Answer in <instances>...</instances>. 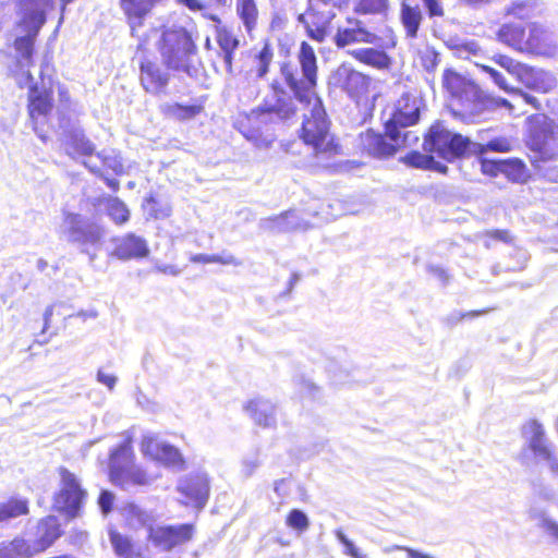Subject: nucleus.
<instances>
[{
    "label": "nucleus",
    "instance_id": "nucleus-51",
    "mask_svg": "<svg viewBox=\"0 0 558 558\" xmlns=\"http://www.w3.org/2000/svg\"><path fill=\"white\" fill-rule=\"evenodd\" d=\"M114 495L109 490H101L97 502L101 510V512L106 515L110 513L113 509Z\"/></svg>",
    "mask_w": 558,
    "mask_h": 558
},
{
    "label": "nucleus",
    "instance_id": "nucleus-27",
    "mask_svg": "<svg viewBox=\"0 0 558 558\" xmlns=\"http://www.w3.org/2000/svg\"><path fill=\"white\" fill-rule=\"evenodd\" d=\"M399 20L404 28L407 38H416L424 21V14L420 4L402 1L400 3Z\"/></svg>",
    "mask_w": 558,
    "mask_h": 558
},
{
    "label": "nucleus",
    "instance_id": "nucleus-58",
    "mask_svg": "<svg viewBox=\"0 0 558 558\" xmlns=\"http://www.w3.org/2000/svg\"><path fill=\"white\" fill-rule=\"evenodd\" d=\"M495 60L497 63L507 68L508 70H510V68L512 65V60L506 56H498L497 58H495Z\"/></svg>",
    "mask_w": 558,
    "mask_h": 558
},
{
    "label": "nucleus",
    "instance_id": "nucleus-61",
    "mask_svg": "<svg viewBox=\"0 0 558 558\" xmlns=\"http://www.w3.org/2000/svg\"><path fill=\"white\" fill-rule=\"evenodd\" d=\"M314 5H337L340 0H310Z\"/></svg>",
    "mask_w": 558,
    "mask_h": 558
},
{
    "label": "nucleus",
    "instance_id": "nucleus-37",
    "mask_svg": "<svg viewBox=\"0 0 558 558\" xmlns=\"http://www.w3.org/2000/svg\"><path fill=\"white\" fill-rule=\"evenodd\" d=\"M294 218V210H284L278 215L267 217L263 220L262 228L268 233H284L294 229V223L290 221Z\"/></svg>",
    "mask_w": 558,
    "mask_h": 558
},
{
    "label": "nucleus",
    "instance_id": "nucleus-9",
    "mask_svg": "<svg viewBox=\"0 0 558 558\" xmlns=\"http://www.w3.org/2000/svg\"><path fill=\"white\" fill-rule=\"evenodd\" d=\"M58 474L60 483L58 490L52 496V507L66 520L76 519L83 514L88 493L77 475L65 466H60Z\"/></svg>",
    "mask_w": 558,
    "mask_h": 558
},
{
    "label": "nucleus",
    "instance_id": "nucleus-20",
    "mask_svg": "<svg viewBox=\"0 0 558 558\" xmlns=\"http://www.w3.org/2000/svg\"><path fill=\"white\" fill-rule=\"evenodd\" d=\"M63 535L64 530L58 517L47 514L39 518L34 527L33 539L29 541L34 555L47 551Z\"/></svg>",
    "mask_w": 558,
    "mask_h": 558
},
{
    "label": "nucleus",
    "instance_id": "nucleus-49",
    "mask_svg": "<svg viewBox=\"0 0 558 558\" xmlns=\"http://www.w3.org/2000/svg\"><path fill=\"white\" fill-rule=\"evenodd\" d=\"M429 19H441L445 16L442 0H421Z\"/></svg>",
    "mask_w": 558,
    "mask_h": 558
},
{
    "label": "nucleus",
    "instance_id": "nucleus-64",
    "mask_svg": "<svg viewBox=\"0 0 558 558\" xmlns=\"http://www.w3.org/2000/svg\"><path fill=\"white\" fill-rule=\"evenodd\" d=\"M59 96H60L61 101H66V102L70 101V95L65 88L59 90Z\"/></svg>",
    "mask_w": 558,
    "mask_h": 558
},
{
    "label": "nucleus",
    "instance_id": "nucleus-32",
    "mask_svg": "<svg viewBox=\"0 0 558 558\" xmlns=\"http://www.w3.org/2000/svg\"><path fill=\"white\" fill-rule=\"evenodd\" d=\"M481 170L484 174L489 177H496L498 173H505L512 180H517V175H520L523 171V163L521 160H488L481 159Z\"/></svg>",
    "mask_w": 558,
    "mask_h": 558
},
{
    "label": "nucleus",
    "instance_id": "nucleus-33",
    "mask_svg": "<svg viewBox=\"0 0 558 558\" xmlns=\"http://www.w3.org/2000/svg\"><path fill=\"white\" fill-rule=\"evenodd\" d=\"M556 85V77L551 73L543 69L527 68L525 65V88L548 93Z\"/></svg>",
    "mask_w": 558,
    "mask_h": 558
},
{
    "label": "nucleus",
    "instance_id": "nucleus-53",
    "mask_svg": "<svg viewBox=\"0 0 558 558\" xmlns=\"http://www.w3.org/2000/svg\"><path fill=\"white\" fill-rule=\"evenodd\" d=\"M480 68L482 69V71L486 72L487 74H489L492 76V78L494 80V82L502 89L505 90H509V87L508 85L506 84L504 77L501 76V74L499 72H497L495 69L488 66V65H480Z\"/></svg>",
    "mask_w": 558,
    "mask_h": 558
},
{
    "label": "nucleus",
    "instance_id": "nucleus-38",
    "mask_svg": "<svg viewBox=\"0 0 558 558\" xmlns=\"http://www.w3.org/2000/svg\"><path fill=\"white\" fill-rule=\"evenodd\" d=\"M9 558H34L35 555L31 548L28 539L21 535H15L9 541L1 542Z\"/></svg>",
    "mask_w": 558,
    "mask_h": 558
},
{
    "label": "nucleus",
    "instance_id": "nucleus-19",
    "mask_svg": "<svg viewBox=\"0 0 558 558\" xmlns=\"http://www.w3.org/2000/svg\"><path fill=\"white\" fill-rule=\"evenodd\" d=\"M264 112L259 110V106L250 112H239L234 120L233 126L246 140L255 144L270 143V134L268 133V123Z\"/></svg>",
    "mask_w": 558,
    "mask_h": 558
},
{
    "label": "nucleus",
    "instance_id": "nucleus-39",
    "mask_svg": "<svg viewBox=\"0 0 558 558\" xmlns=\"http://www.w3.org/2000/svg\"><path fill=\"white\" fill-rule=\"evenodd\" d=\"M9 558H34L35 555L31 548L28 539L21 535H15L9 541L1 542Z\"/></svg>",
    "mask_w": 558,
    "mask_h": 558
},
{
    "label": "nucleus",
    "instance_id": "nucleus-24",
    "mask_svg": "<svg viewBox=\"0 0 558 558\" xmlns=\"http://www.w3.org/2000/svg\"><path fill=\"white\" fill-rule=\"evenodd\" d=\"M557 51V43L554 34L544 25L531 23L529 37L525 40V53L553 57Z\"/></svg>",
    "mask_w": 558,
    "mask_h": 558
},
{
    "label": "nucleus",
    "instance_id": "nucleus-57",
    "mask_svg": "<svg viewBox=\"0 0 558 558\" xmlns=\"http://www.w3.org/2000/svg\"><path fill=\"white\" fill-rule=\"evenodd\" d=\"M545 527L546 531L554 536L556 539H558V524L554 521H545Z\"/></svg>",
    "mask_w": 558,
    "mask_h": 558
},
{
    "label": "nucleus",
    "instance_id": "nucleus-47",
    "mask_svg": "<svg viewBox=\"0 0 558 558\" xmlns=\"http://www.w3.org/2000/svg\"><path fill=\"white\" fill-rule=\"evenodd\" d=\"M71 241L81 244L97 243L100 239V234L97 231L84 230L81 228L71 229Z\"/></svg>",
    "mask_w": 558,
    "mask_h": 558
},
{
    "label": "nucleus",
    "instance_id": "nucleus-5",
    "mask_svg": "<svg viewBox=\"0 0 558 558\" xmlns=\"http://www.w3.org/2000/svg\"><path fill=\"white\" fill-rule=\"evenodd\" d=\"M136 456L132 437H126L112 448L108 456V480L114 486H146L155 478L145 469L135 464Z\"/></svg>",
    "mask_w": 558,
    "mask_h": 558
},
{
    "label": "nucleus",
    "instance_id": "nucleus-13",
    "mask_svg": "<svg viewBox=\"0 0 558 558\" xmlns=\"http://www.w3.org/2000/svg\"><path fill=\"white\" fill-rule=\"evenodd\" d=\"M529 435L530 463L539 469H547L550 473L558 475V452L537 421L530 422Z\"/></svg>",
    "mask_w": 558,
    "mask_h": 558
},
{
    "label": "nucleus",
    "instance_id": "nucleus-4",
    "mask_svg": "<svg viewBox=\"0 0 558 558\" xmlns=\"http://www.w3.org/2000/svg\"><path fill=\"white\" fill-rule=\"evenodd\" d=\"M46 20L45 11L38 10L25 13L15 24L19 33L11 45L14 51L13 62L15 70L25 72L29 81L33 80L29 69L35 65L37 56V37Z\"/></svg>",
    "mask_w": 558,
    "mask_h": 558
},
{
    "label": "nucleus",
    "instance_id": "nucleus-26",
    "mask_svg": "<svg viewBox=\"0 0 558 558\" xmlns=\"http://www.w3.org/2000/svg\"><path fill=\"white\" fill-rule=\"evenodd\" d=\"M377 45L380 48L364 47L353 49L349 52L350 57L356 62L379 70H389L392 65V58L386 52V40L381 39Z\"/></svg>",
    "mask_w": 558,
    "mask_h": 558
},
{
    "label": "nucleus",
    "instance_id": "nucleus-22",
    "mask_svg": "<svg viewBox=\"0 0 558 558\" xmlns=\"http://www.w3.org/2000/svg\"><path fill=\"white\" fill-rule=\"evenodd\" d=\"M422 106L423 101L420 97L404 93L398 99L388 121L396 124L399 130L415 125L420 121Z\"/></svg>",
    "mask_w": 558,
    "mask_h": 558
},
{
    "label": "nucleus",
    "instance_id": "nucleus-1",
    "mask_svg": "<svg viewBox=\"0 0 558 558\" xmlns=\"http://www.w3.org/2000/svg\"><path fill=\"white\" fill-rule=\"evenodd\" d=\"M157 49L161 60L155 54L146 34L138 40L133 57L138 65L140 85L151 96L165 95L171 81L169 71L184 68L185 60L197 51L192 35L184 27L165 28Z\"/></svg>",
    "mask_w": 558,
    "mask_h": 558
},
{
    "label": "nucleus",
    "instance_id": "nucleus-8",
    "mask_svg": "<svg viewBox=\"0 0 558 558\" xmlns=\"http://www.w3.org/2000/svg\"><path fill=\"white\" fill-rule=\"evenodd\" d=\"M409 135L410 132H402L387 120L383 133L372 129L360 133L357 147L362 155L387 159L407 146Z\"/></svg>",
    "mask_w": 558,
    "mask_h": 558
},
{
    "label": "nucleus",
    "instance_id": "nucleus-31",
    "mask_svg": "<svg viewBox=\"0 0 558 558\" xmlns=\"http://www.w3.org/2000/svg\"><path fill=\"white\" fill-rule=\"evenodd\" d=\"M235 13L245 33L252 35L259 24V10L256 0H235Z\"/></svg>",
    "mask_w": 558,
    "mask_h": 558
},
{
    "label": "nucleus",
    "instance_id": "nucleus-60",
    "mask_svg": "<svg viewBox=\"0 0 558 558\" xmlns=\"http://www.w3.org/2000/svg\"><path fill=\"white\" fill-rule=\"evenodd\" d=\"M52 315H53V306H48L44 312V320H45L44 329L48 328Z\"/></svg>",
    "mask_w": 558,
    "mask_h": 558
},
{
    "label": "nucleus",
    "instance_id": "nucleus-63",
    "mask_svg": "<svg viewBox=\"0 0 558 558\" xmlns=\"http://www.w3.org/2000/svg\"><path fill=\"white\" fill-rule=\"evenodd\" d=\"M407 551L409 553V556L412 558H430L428 555L417 553L411 548H408Z\"/></svg>",
    "mask_w": 558,
    "mask_h": 558
},
{
    "label": "nucleus",
    "instance_id": "nucleus-62",
    "mask_svg": "<svg viewBox=\"0 0 558 558\" xmlns=\"http://www.w3.org/2000/svg\"><path fill=\"white\" fill-rule=\"evenodd\" d=\"M257 405H258V401L256 400H251L247 402V404L245 405V409L251 412L252 415H254L256 413V410H257Z\"/></svg>",
    "mask_w": 558,
    "mask_h": 558
},
{
    "label": "nucleus",
    "instance_id": "nucleus-17",
    "mask_svg": "<svg viewBox=\"0 0 558 558\" xmlns=\"http://www.w3.org/2000/svg\"><path fill=\"white\" fill-rule=\"evenodd\" d=\"M168 2L169 0H119V10L129 27L131 37L140 40L144 36L142 29L146 21L151 17L158 7Z\"/></svg>",
    "mask_w": 558,
    "mask_h": 558
},
{
    "label": "nucleus",
    "instance_id": "nucleus-7",
    "mask_svg": "<svg viewBox=\"0 0 558 558\" xmlns=\"http://www.w3.org/2000/svg\"><path fill=\"white\" fill-rule=\"evenodd\" d=\"M300 104L310 107V114L305 116L300 130V137L312 146L316 153L337 154L340 146L330 134V120L327 116L322 97L301 101Z\"/></svg>",
    "mask_w": 558,
    "mask_h": 558
},
{
    "label": "nucleus",
    "instance_id": "nucleus-55",
    "mask_svg": "<svg viewBox=\"0 0 558 558\" xmlns=\"http://www.w3.org/2000/svg\"><path fill=\"white\" fill-rule=\"evenodd\" d=\"M428 271L438 277L439 279H441L442 281H447L449 279V274L447 271V269L438 266V265H430L428 266Z\"/></svg>",
    "mask_w": 558,
    "mask_h": 558
},
{
    "label": "nucleus",
    "instance_id": "nucleus-45",
    "mask_svg": "<svg viewBox=\"0 0 558 558\" xmlns=\"http://www.w3.org/2000/svg\"><path fill=\"white\" fill-rule=\"evenodd\" d=\"M190 260L195 264H221V265H236L238 260L233 255L220 256L208 254H196L191 256Z\"/></svg>",
    "mask_w": 558,
    "mask_h": 558
},
{
    "label": "nucleus",
    "instance_id": "nucleus-23",
    "mask_svg": "<svg viewBox=\"0 0 558 558\" xmlns=\"http://www.w3.org/2000/svg\"><path fill=\"white\" fill-rule=\"evenodd\" d=\"M61 147L66 156L73 160H83L96 153L95 144L87 137L82 129L65 130L61 137Z\"/></svg>",
    "mask_w": 558,
    "mask_h": 558
},
{
    "label": "nucleus",
    "instance_id": "nucleus-28",
    "mask_svg": "<svg viewBox=\"0 0 558 558\" xmlns=\"http://www.w3.org/2000/svg\"><path fill=\"white\" fill-rule=\"evenodd\" d=\"M216 41L219 46L226 70L231 73L233 71L234 53L240 47V39L232 29L228 27H217Z\"/></svg>",
    "mask_w": 558,
    "mask_h": 558
},
{
    "label": "nucleus",
    "instance_id": "nucleus-36",
    "mask_svg": "<svg viewBox=\"0 0 558 558\" xmlns=\"http://www.w3.org/2000/svg\"><path fill=\"white\" fill-rule=\"evenodd\" d=\"M391 9L390 0H355L353 13L360 16H384L386 17Z\"/></svg>",
    "mask_w": 558,
    "mask_h": 558
},
{
    "label": "nucleus",
    "instance_id": "nucleus-14",
    "mask_svg": "<svg viewBox=\"0 0 558 558\" xmlns=\"http://www.w3.org/2000/svg\"><path fill=\"white\" fill-rule=\"evenodd\" d=\"M336 85L357 106L367 107L375 100L374 84L369 75L355 69H340L335 74Z\"/></svg>",
    "mask_w": 558,
    "mask_h": 558
},
{
    "label": "nucleus",
    "instance_id": "nucleus-18",
    "mask_svg": "<svg viewBox=\"0 0 558 558\" xmlns=\"http://www.w3.org/2000/svg\"><path fill=\"white\" fill-rule=\"evenodd\" d=\"M196 527L194 523L177 525H149L147 541L154 546L169 551L182 546L194 538Z\"/></svg>",
    "mask_w": 558,
    "mask_h": 558
},
{
    "label": "nucleus",
    "instance_id": "nucleus-6",
    "mask_svg": "<svg viewBox=\"0 0 558 558\" xmlns=\"http://www.w3.org/2000/svg\"><path fill=\"white\" fill-rule=\"evenodd\" d=\"M530 129V148L534 151V156L530 157L532 167L536 174L547 179L550 182L558 180V171L548 163L557 155L554 149L556 138L550 123L541 113L532 114L529 118Z\"/></svg>",
    "mask_w": 558,
    "mask_h": 558
},
{
    "label": "nucleus",
    "instance_id": "nucleus-43",
    "mask_svg": "<svg viewBox=\"0 0 558 558\" xmlns=\"http://www.w3.org/2000/svg\"><path fill=\"white\" fill-rule=\"evenodd\" d=\"M286 525L299 533H302L308 529L310 521L302 510L292 509L286 515Z\"/></svg>",
    "mask_w": 558,
    "mask_h": 558
},
{
    "label": "nucleus",
    "instance_id": "nucleus-52",
    "mask_svg": "<svg viewBox=\"0 0 558 558\" xmlns=\"http://www.w3.org/2000/svg\"><path fill=\"white\" fill-rule=\"evenodd\" d=\"M84 166L95 175L104 179L106 184L113 191L117 192L120 189V182L117 179H110L106 177L101 170V168L96 166H90L86 161H84Z\"/></svg>",
    "mask_w": 558,
    "mask_h": 558
},
{
    "label": "nucleus",
    "instance_id": "nucleus-46",
    "mask_svg": "<svg viewBox=\"0 0 558 558\" xmlns=\"http://www.w3.org/2000/svg\"><path fill=\"white\" fill-rule=\"evenodd\" d=\"M304 26H305L306 34L311 39H313L317 43H323L326 39L327 34H328L327 22L315 23V22L304 21Z\"/></svg>",
    "mask_w": 558,
    "mask_h": 558
},
{
    "label": "nucleus",
    "instance_id": "nucleus-56",
    "mask_svg": "<svg viewBox=\"0 0 558 558\" xmlns=\"http://www.w3.org/2000/svg\"><path fill=\"white\" fill-rule=\"evenodd\" d=\"M488 312V310H475V311H469V312H464V313H460L459 314V319H465V318H474V317H477L480 315H483V314H486Z\"/></svg>",
    "mask_w": 558,
    "mask_h": 558
},
{
    "label": "nucleus",
    "instance_id": "nucleus-50",
    "mask_svg": "<svg viewBox=\"0 0 558 558\" xmlns=\"http://www.w3.org/2000/svg\"><path fill=\"white\" fill-rule=\"evenodd\" d=\"M421 64L429 72L435 71L439 63V54L434 49H426L421 53Z\"/></svg>",
    "mask_w": 558,
    "mask_h": 558
},
{
    "label": "nucleus",
    "instance_id": "nucleus-2",
    "mask_svg": "<svg viewBox=\"0 0 558 558\" xmlns=\"http://www.w3.org/2000/svg\"><path fill=\"white\" fill-rule=\"evenodd\" d=\"M442 87L449 94L453 114L466 122H475L498 107L512 108L507 99L484 93L472 80L452 69L444 71Z\"/></svg>",
    "mask_w": 558,
    "mask_h": 558
},
{
    "label": "nucleus",
    "instance_id": "nucleus-54",
    "mask_svg": "<svg viewBox=\"0 0 558 558\" xmlns=\"http://www.w3.org/2000/svg\"><path fill=\"white\" fill-rule=\"evenodd\" d=\"M97 379L101 384L106 385L109 389H112L116 386V383H117L116 376H113L111 374L104 373L101 371H99L97 373Z\"/></svg>",
    "mask_w": 558,
    "mask_h": 558
},
{
    "label": "nucleus",
    "instance_id": "nucleus-34",
    "mask_svg": "<svg viewBox=\"0 0 558 558\" xmlns=\"http://www.w3.org/2000/svg\"><path fill=\"white\" fill-rule=\"evenodd\" d=\"M109 539L117 556L121 558H140L142 556L141 549L128 535L111 529L109 530Z\"/></svg>",
    "mask_w": 558,
    "mask_h": 558
},
{
    "label": "nucleus",
    "instance_id": "nucleus-41",
    "mask_svg": "<svg viewBox=\"0 0 558 558\" xmlns=\"http://www.w3.org/2000/svg\"><path fill=\"white\" fill-rule=\"evenodd\" d=\"M498 38L518 49L521 50L522 29L520 26H514L510 23H505L497 33Z\"/></svg>",
    "mask_w": 558,
    "mask_h": 558
},
{
    "label": "nucleus",
    "instance_id": "nucleus-16",
    "mask_svg": "<svg viewBox=\"0 0 558 558\" xmlns=\"http://www.w3.org/2000/svg\"><path fill=\"white\" fill-rule=\"evenodd\" d=\"M140 450L144 458L165 468L183 471L187 466L179 448L159 440L156 435H144L140 442Z\"/></svg>",
    "mask_w": 558,
    "mask_h": 558
},
{
    "label": "nucleus",
    "instance_id": "nucleus-15",
    "mask_svg": "<svg viewBox=\"0 0 558 558\" xmlns=\"http://www.w3.org/2000/svg\"><path fill=\"white\" fill-rule=\"evenodd\" d=\"M294 99L293 94L290 95L282 84L275 80L270 83L269 94L264 97L259 110L270 121L289 122L296 119L299 112Z\"/></svg>",
    "mask_w": 558,
    "mask_h": 558
},
{
    "label": "nucleus",
    "instance_id": "nucleus-12",
    "mask_svg": "<svg viewBox=\"0 0 558 558\" xmlns=\"http://www.w3.org/2000/svg\"><path fill=\"white\" fill-rule=\"evenodd\" d=\"M53 108L54 99L52 88L32 84L27 94V113L33 130L43 141L48 138V130L50 129L49 117Z\"/></svg>",
    "mask_w": 558,
    "mask_h": 558
},
{
    "label": "nucleus",
    "instance_id": "nucleus-25",
    "mask_svg": "<svg viewBox=\"0 0 558 558\" xmlns=\"http://www.w3.org/2000/svg\"><path fill=\"white\" fill-rule=\"evenodd\" d=\"M112 255L121 260L142 259L149 255L146 240L129 232L113 239Z\"/></svg>",
    "mask_w": 558,
    "mask_h": 558
},
{
    "label": "nucleus",
    "instance_id": "nucleus-29",
    "mask_svg": "<svg viewBox=\"0 0 558 558\" xmlns=\"http://www.w3.org/2000/svg\"><path fill=\"white\" fill-rule=\"evenodd\" d=\"M29 513L31 501L26 497L12 495L0 501V524L27 517Z\"/></svg>",
    "mask_w": 558,
    "mask_h": 558
},
{
    "label": "nucleus",
    "instance_id": "nucleus-40",
    "mask_svg": "<svg viewBox=\"0 0 558 558\" xmlns=\"http://www.w3.org/2000/svg\"><path fill=\"white\" fill-rule=\"evenodd\" d=\"M274 59V49L269 41H264L260 50L255 54L254 61L255 74L257 77H264L268 71Z\"/></svg>",
    "mask_w": 558,
    "mask_h": 558
},
{
    "label": "nucleus",
    "instance_id": "nucleus-48",
    "mask_svg": "<svg viewBox=\"0 0 558 558\" xmlns=\"http://www.w3.org/2000/svg\"><path fill=\"white\" fill-rule=\"evenodd\" d=\"M485 148L496 153H508L513 148V143L508 137H495L486 143Z\"/></svg>",
    "mask_w": 558,
    "mask_h": 558
},
{
    "label": "nucleus",
    "instance_id": "nucleus-10",
    "mask_svg": "<svg viewBox=\"0 0 558 558\" xmlns=\"http://www.w3.org/2000/svg\"><path fill=\"white\" fill-rule=\"evenodd\" d=\"M470 146L471 141L466 136L450 132L439 120L430 124L423 141V149L426 153L435 154L449 162L466 156Z\"/></svg>",
    "mask_w": 558,
    "mask_h": 558
},
{
    "label": "nucleus",
    "instance_id": "nucleus-11",
    "mask_svg": "<svg viewBox=\"0 0 558 558\" xmlns=\"http://www.w3.org/2000/svg\"><path fill=\"white\" fill-rule=\"evenodd\" d=\"M381 39L386 40V48H395L397 46V36L392 27L385 26L381 29V36H378L359 19V15H348L345 17V25L338 26L333 36V44L338 49H342L356 44L376 45Z\"/></svg>",
    "mask_w": 558,
    "mask_h": 558
},
{
    "label": "nucleus",
    "instance_id": "nucleus-35",
    "mask_svg": "<svg viewBox=\"0 0 558 558\" xmlns=\"http://www.w3.org/2000/svg\"><path fill=\"white\" fill-rule=\"evenodd\" d=\"M401 161L408 167L423 170H436L441 173L447 172V167L437 162L433 154H423L418 150H411L405 154Z\"/></svg>",
    "mask_w": 558,
    "mask_h": 558
},
{
    "label": "nucleus",
    "instance_id": "nucleus-21",
    "mask_svg": "<svg viewBox=\"0 0 558 558\" xmlns=\"http://www.w3.org/2000/svg\"><path fill=\"white\" fill-rule=\"evenodd\" d=\"M177 489L184 497V505L203 509L209 498V478L204 473L189 474L181 480Z\"/></svg>",
    "mask_w": 558,
    "mask_h": 558
},
{
    "label": "nucleus",
    "instance_id": "nucleus-30",
    "mask_svg": "<svg viewBox=\"0 0 558 558\" xmlns=\"http://www.w3.org/2000/svg\"><path fill=\"white\" fill-rule=\"evenodd\" d=\"M160 111L165 118L184 122L193 120L204 111V105L201 101L184 105L181 102L163 104Z\"/></svg>",
    "mask_w": 558,
    "mask_h": 558
},
{
    "label": "nucleus",
    "instance_id": "nucleus-42",
    "mask_svg": "<svg viewBox=\"0 0 558 558\" xmlns=\"http://www.w3.org/2000/svg\"><path fill=\"white\" fill-rule=\"evenodd\" d=\"M107 214L117 225H123L130 219L128 207L118 197L109 199Z\"/></svg>",
    "mask_w": 558,
    "mask_h": 558
},
{
    "label": "nucleus",
    "instance_id": "nucleus-3",
    "mask_svg": "<svg viewBox=\"0 0 558 558\" xmlns=\"http://www.w3.org/2000/svg\"><path fill=\"white\" fill-rule=\"evenodd\" d=\"M280 74L299 102L319 97L318 59L315 49L307 41L300 43L296 63L284 61L280 64Z\"/></svg>",
    "mask_w": 558,
    "mask_h": 558
},
{
    "label": "nucleus",
    "instance_id": "nucleus-59",
    "mask_svg": "<svg viewBox=\"0 0 558 558\" xmlns=\"http://www.w3.org/2000/svg\"><path fill=\"white\" fill-rule=\"evenodd\" d=\"M347 553L352 556L353 558H359V550L357 548L349 541H344Z\"/></svg>",
    "mask_w": 558,
    "mask_h": 558
},
{
    "label": "nucleus",
    "instance_id": "nucleus-44",
    "mask_svg": "<svg viewBox=\"0 0 558 558\" xmlns=\"http://www.w3.org/2000/svg\"><path fill=\"white\" fill-rule=\"evenodd\" d=\"M178 3L185 7L191 12H202L203 17L208 21H211L216 24L221 23V19L217 14L205 13V11L208 8V4L204 0H178Z\"/></svg>",
    "mask_w": 558,
    "mask_h": 558
}]
</instances>
